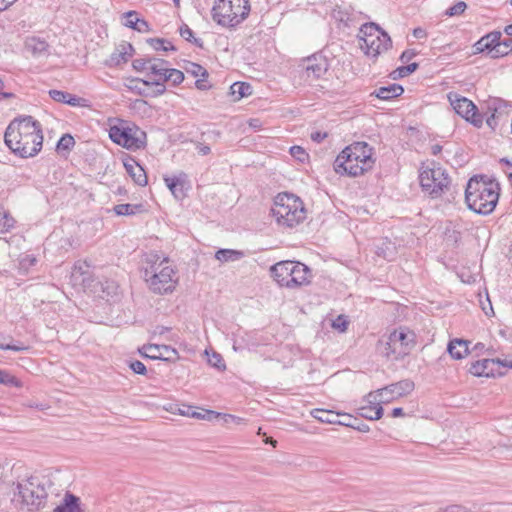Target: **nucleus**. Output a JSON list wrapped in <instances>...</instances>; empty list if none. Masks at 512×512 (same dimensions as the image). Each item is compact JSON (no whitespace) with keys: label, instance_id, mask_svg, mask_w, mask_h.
Returning a JSON list of instances; mask_svg holds the SVG:
<instances>
[{"label":"nucleus","instance_id":"9b49d317","mask_svg":"<svg viewBox=\"0 0 512 512\" xmlns=\"http://www.w3.org/2000/svg\"><path fill=\"white\" fill-rule=\"evenodd\" d=\"M112 122L109 126V137L114 143L129 150H137L144 145L141 136L145 137V133L136 125L121 119H114Z\"/></svg>","mask_w":512,"mask_h":512},{"label":"nucleus","instance_id":"c03bdc74","mask_svg":"<svg viewBox=\"0 0 512 512\" xmlns=\"http://www.w3.org/2000/svg\"><path fill=\"white\" fill-rule=\"evenodd\" d=\"M466 8H467L466 3L464 1H459V2L455 3L453 6H451L450 8H448L446 10L445 14L450 17L458 16V15H461L462 13H464Z\"/></svg>","mask_w":512,"mask_h":512},{"label":"nucleus","instance_id":"338daca9","mask_svg":"<svg viewBox=\"0 0 512 512\" xmlns=\"http://www.w3.org/2000/svg\"><path fill=\"white\" fill-rule=\"evenodd\" d=\"M351 427L355 428L356 430H358V431H360V432H364V433L369 431V426H368V425H366V424H360V425H358V426H354V425L352 424V426H351Z\"/></svg>","mask_w":512,"mask_h":512},{"label":"nucleus","instance_id":"3c124183","mask_svg":"<svg viewBox=\"0 0 512 512\" xmlns=\"http://www.w3.org/2000/svg\"><path fill=\"white\" fill-rule=\"evenodd\" d=\"M0 349L1 350H12V351H16V352H20V351H25L28 349V347L24 346L23 344H10V345H5L3 346V344H0Z\"/></svg>","mask_w":512,"mask_h":512},{"label":"nucleus","instance_id":"8fccbe9b","mask_svg":"<svg viewBox=\"0 0 512 512\" xmlns=\"http://www.w3.org/2000/svg\"><path fill=\"white\" fill-rule=\"evenodd\" d=\"M348 322L346 321L344 316H338L336 320L333 321L332 326L338 329L341 332H344L347 329Z\"/></svg>","mask_w":512,"mask_h":512},{"label":"nucleus","instance_id":"c9c22d12","mask_svg":"<svg viewBox=\"0 0 512 512\" xmlns=\"http://www.w3.org/2000/svg\"><path fill=\"white\" fill-rule=\"evenodd\" d=\"M512 51V39L507 38L503 41L498 40L496 43L495 52H493V58L505 56Z\"/></svg>","mask_w":512,"mask_h":512},{"label":"nucleus","instance_id":"f257e3e1","mask_svg":"<svg viewBox=\"0 0 512 512\" xmlns=\"http://www.w3.org/2000/svg\"><path fill=\"white\" fill-rule=\"evenodd\" d=\"M4 141L15 155L21 158L34 157L43 145L41 124L32 116L15 119L6 128Z\"/></svg>","mask_w":512,"mask_h":512},{"label":"nucleus","instance_id":"0eeeda50","mask_svg":"<svg viewBox=\"0 0 512 512\" xmlns=\"http://www.w3.org/2000/svg\"><path fill=\"white\" fill-rule=\"evenodd\" d=\"M416 345L415 333L407 327L393 330L377 343V352L387 359L399 360L410 354Z\"/></svg>","mask_w":512,"mask_h":512},{"label":"nucleus","instance_id":"dca6fc26","mask_svg":"<svg viewBox=\"0 0 512 512\" xmlns=\"http://www.w3.org/2000/svg\"><path fill=\"white\" fill-rule=\"evenodd\" d=\"M139 352L143 356L153 360L159 359L175 362L179 358L177 350L167 345L147 344L144 345Z\"/></svg>","mask_w":512,"mask_h":512},{"label":"nucleus","instance_id":"603ef678","mask_svg":"<svg viewBox=\"0 0 512 512\" xmlns=\"http://www.w3.org/2000/svg\"><path fill=\"white\" fill-rule=\"evenodd\" d=\"M67 100L68 101L66 102V104L73 106V107L82 106L81 102L85 101L83 98L77 97L72 94H69V97Z\"/></svg>","mask_w":512,"mask_h":512},{"label":"nucleus","instance_id":"13d9d810","mask_svg":"<svg viewBox=\"0 0 512 512\" xmlns=\"http://www.w3.org/2000/svg\"><path fill=\"white\" fill-rule=\"evenodd\" d=\"M221 414L220 413H216L214 411H206L205 412V415H202L200 413H193V416L194 417H197V418H207V419H211L212 417H219Z\"/></svg>","mask_w":512,"mask_h":512},{"label":"nucleus","instance_id":"393cba45","mask_svg":"<svg viewBox=\"0 0 512 512\" xmlns=\"http://www.w3.org/2000/svg\"><path fill=\"white\" fill-rule=\"evenodd\" d=\"M404 92V89L399 84H389L388 86H382L376 89L372 95H375L377 98L381 100H391L393 98L399 97Z\"/></svg>","mask_w":512,"mask_h":512},{"label":"nucleus","instance_id":"aec40b11","mask_svg":"<svg viewBox=\"0 0 512 512\" xmlns=\"http://www.w3.org/2000/svg\"><path fill=\"white\" fill-rule=\"evenodd\" d=\"M134 52V47L130 43L123 41L116 46L114 52L106 60V65L109 67H117L121 64L127 63L133 56Z\"/></svg>","mask_w":512,"mask_h":512},{"label":"nucleus","instance_id":"37998d69","mask_svg":"<svg viewBox=\"0 0 512 512\" xmlns=\"http://www.w3.org/2000/svg\"><path fill=\"white\" fill-rule=\"evenodd\" d=\"M75 145V140L70 134H64L57 143L58 150H70Z\"/></svg>","mask_w":512,"mask_h":512},{"label":"nucleus","instance_id":"ddd939ff","mask_svg":"<svg viewBox=\"0 0 512 512\" xmlns=\"http://www.w3.org/2000/svg\"><path fill=\"white\" fill-rule=\"evenodd\" d=\"M448 99L458 115L467 121H470L475 126H480L482 124V118L477 113V107L471 100L466 97H462L457 93H450L448 95Z\"/></svg>","mask_w":512,"mask_h":512},{"label":"nucleus","instance_id":"864d4df0","mask_svg":"<svg viewBox=\"0 0 512 512\" xmlns=\"http://www.w3.org/2000/svg\"><path fill=\"white\" fill-rule=\"evenodd\" d=\"M416 55V52L413 51V50H405L401 56H400V60L405 63V62H408L410 61L413 57H415Z\"/></svg>","mask_w":512,"mask_h":512},{"label":"nucleus","instance_id":"052dcab7","mask_svg":"<svg viewBox=\"0 0 512 512\" xmlns=\"http://www.w3.org/2000/svg\"><path fill=\"white\" fill-rule=\"evenodd\" d=\"M444 512H466V510L461 505H450L444 507Z\"/></svg>","mask_w":512,"mask_h":512},{"label":"nucleus","instance_id":"e2e57ef3","mask_svg":"<svg viewBox=\"0 0 512 512\" xmlns=\"http://www.w3.org/2000/svg\"><path fill=\"white\" fill-rule=\"evenodd\" d=\"M17 0H0V11H5L11 5H13Z\"/></svg>","mask_w":512,"mask_h":512},{"label":"nucleus","instance_id":"79ce46f5","mask_svg":"<svg viewBox=\"0 0 512 512\" xmlns=\"http://www.w3.org/2000/svg\"><path fill=\"white\" fill-rule=\"evenodd\" d=\"M140 82L146 86L154 85L156 87L153 94L154 96H160L166 91V87L164 85L165 81L160 80V78L152 79L151 81L141 79Z\"/></svg>","mask_w":512,"mask_h":512},{"label":"nucleus","instance_id":"2eb2a0df","mask_svg":"<svg viewBox=\"0 0 512 512\" xmlns=\"http://www.w3.org/2000/svg\"><path fill=\"white\" fill-rule=\"evenodd\" d=\"M306 80H317L326 74L329 69L327 58L322 54H314L304 60Z\"/></svg>","mask_w":512,"mask_h":512},{"label":"nucleus","instance_id":"b1692460","mask_svg":"<svg viewBox=\"0 0 512 512\" xmlns=\"http://www.w3.org/2000/svg\"><path fill=\"white\" fill-rule=\"evenodd\" d=\"M26 49L35 57L44 56L48 52V43L39 37H28L25 41Z\"/></svg>","mask_w":512,"mask_h":512},{"label":"nucleus","instance_id":"a18cd8bd","mask_svg":"<svg viewBox=\"0 0 512 512\" xmlns=\"http://www.w3.org/2000/svg\"><path fill=\"white\" fill-rule=\"evenodd\" d=\"M418 63L414 62L406 66L397 68L394 73H397L398 77H407L418 69Z\"/></svg>","mask_w":512,"mask_h":512},{"label":"nucleus","instance_id":"c756f323","mask_svg":"<svg viewBox=\"0 0 512 512\" xmlns=\"http://www.w3.org/2000/svg\"><path fill=\"white\" fill-rule=\"evenodd\" d=\"M165 183L176 198L182 199L185 196V181L182 177H167L165 178Z\"/></svg>","mask_w":512,"mask_h":512},{"label":"nucleus","instance_id":"39448f33","mask_svg":"<svg viewBox=\"0 0 512 512\" xmlns=\"http://www.w3.org/2000/svg\"><path fill=\"white\" fill-rule=\"evenodd\" d=\"M49 478L40 475H32L19 482L14 492L12 501L18 502L27 507L28 510H38L42 507L48 496L47 489L50 487Z\"/></svg>","mask_w":512,"mask_h":512},{"label":"nucleus","instance_id":"f8f14e48","mask_svg":"<svg viewBox=\"0 0 512 512\" xmlns=\"http://www.w3.org/2000/svg\"><path fill=\"white\" fill-rule=\"evenodd\" d=\"M420 185L432 198L440 197L450 185L447 172L441 167L423 169L419 175Z\"/></svg>","mask_w":512,"mask_h":512},{"label":"nucleus","instance_id":"6ab92c4d","mask_svg":"<svg viewBox=\"0 0 512 512\" xmlns=\"http://www.w3.org/2000/svg\"><path fill=\"white\" fill-rule=\"evenodd\" d=\"M365 401L366 405L361 406L359 410V414L361 417L368 420H378L383 415V408L380 405L377 394L370 392L366 397Z\"/></svg>","mask_w":512,"mask_h":512},{"label":"nucleus","instance_id":"4be33fe9","mask_svg":"<svg viewBox=\"0 0 512 512\" xmlns=\"http://www.w3.org/2000/svg\"><path fill=\"white\" fill-rule=\"evenodd\" d=\"M500 39V32H492L483 36L474 44L475 53H482L487 51V53L493 58V52H495L496 43Z\"/></svg>","mask_w":512,"mask_h":512},{"label":"nucleus","instance_id":"9d476101","mask_svg":"<svg viewBox=\"0 0 512 512\" xmlns=\"http://www.w3.org/2000/svg\"><path fill=\"white\" fill-rule=\"evenodd\" d=\"M360 48L366 55L376 57L387 51L392 41L389 35L382 31L375 23H365L361 26L359 34Z\"/></svg>","mask_w":512,"mask_h":512},{"label":"nucleus","instance_id":"f03ea898","mask_svg":"<svg viewBox=\"0 0 512 512\" xmlns=\"http://www.w3.org/2000/svg\"><path fill=\"white\" fill-rule=\"evenodd\" d=\"M499 184L486 176L472 177L465 190V201L472 211L488 215L494 211L499 199Z\"/></svg>","mask_w":512,"mask_h":512},{"label":"nucleus","instance_id":"a878e982","mask_svg":"<svg viewBox=\"0 0 512 512\" xmlns=\"http://www.w3.org/2000/svg\"><path fill=\"white\" fill-rule=\"evenodd\" d=\"M469 344V341L454 339L449 342L447 350L452 358L459 360L464 358L469 353Z\"/></svg>","mask_w":512,"mask_h":512},{"label":"nucleus","instance_id":"4c0bfd02","mask_svg":"<svg viewBox=\"0 0 512 512\" xmlns=\"http://www.w3.org/2000/svg\"><path fill=\"white\" fill-rule=\"evenodd\" d=\"M179 32L181 37L184 38L186 41L191 42L198 47H202V41L194 37L193 31L187 24H182L179 28Z\"/></svg>","mask_w":512,"mask_h":512},{"label":"nucleus","instance_id":"ea45409f","mask_svg":"<svg viewBox=\"0 0 512 512\" xmlns=\"http://www.w3.org/2000/svg\"><path fill=\"white\" fill-rule=\"evenodd\" d=\"M187 73L192 74L195 77H204L208 78L207 70L201 66L200 64L190 62L186 67Z\"/></svg>","mask_w":512,"mask_h":512},{"label":"nucleus","instance_id":"4468645a","mask_svg":"<svg viewBox=\"0 0 512 512\" xmlns=\"http://www.w3.org/2000/svg\"><path fill=\"white\" fill-rule=\"evenodd\" d=\"M414 389V383L409 379L390 384L384 388L378 389L374 393L377 394L379 402L389 403L394 399L409 394Z\"/></svg>","mask_w":512,"mask_h":512},{"label":"nucleus","instance_id":"5fc2aeb1","mask_svg":"<svg viewBox=\"0 0 512 512\" xmlns=\"http://www.w3.org/2000/svg\"><path fill=\"white\" fill-rule=\"evenodd\" d=\"M195 86L199 90H207L208 88H210V86L207 84V78L204 77H200L199 79H197L195 82Z\"/></svg>","mask_w":512,"mask_h":512},{"label":"nucleus","instance_id":"0e129e2a","mask_svg":"<svg viewBox=\"0 0 512 512\" xmlns=\"http://www.w3.org/2000/svg\"><path fill=\"white\" fill-rule=\"evenodd\" d=\"M224 417H225V421L226 422H228V419L232 420L236 424H241V423L244 422L243 418H240V417H237V416H234V415H231V414H225Z\"/></svg>","mask_w":512,"mask_h":512},{"label":"nucleus","instance_id":"423d86ee","mask_svg":"<svg viewBox=\"0 0 512 512\" xmlns=\"http://www.w3.org/2000/svg\"><path fill=\"white\" fill-rule=\"evenodd\" d=\"M271 214L277 224L284 228H293L306 218L303 202L290 193H279L275 197Z\"/></svg>","mask_w":512,"mask_h":512},{"label":"nucleus","instance_id":"7c9ffc66","mask_svg":"<svg viewBox=\"0 0 512 512\" xmlns=\"http://www.w3.org/2000/svg\"><path fill=\"white\" fill-rule=\"evenodd\" d=\"M230 93L235 100H240L252 94V87L246 82H235L230 86Z\"/></svg>","mask_w":512,"mask_h":512},{"label":"nucleus","instance_id":"6e6552de","mask_svg":"<svg viewBox=\"0 0 512 512\" xmlns=\"http://www.w3.org/2000/svg\"><path fill=\"white\" fill-rule=\"evenodd\" d=\"M249 13V0H215L211 11L212 19L225 28H235Z\"/></svg>","mask_w":512,"mask_h":512},{"label":"nucleus","instance_id":"2f4dec72","mask_svg":"<svg viewBox=\"0 0 512 512\" xmlns=\"http://www.w3.org/2000/svg\"><path fill=\"white\" fill-rule=\"evenodd\" d=\"M114 212L118 216H131L137 213H141L143 209L142 204H118L113 208Z\"/></svg>","mask_w":512,"mask_h":512},{"label":"nucleus","instance_id":"bf43d9fd","mask_svg":"<svg viewBox=\"0 0 512 512\" xmlns=\"http://www.w3.org/2000/svg\"><path fill=\"white\" fill-rule=\"evenodd\" d=\"M388 251L382 250L381 248H378L377 254L379 256H382L385 259L391 260L394 254V251L387 248Z\"/></svg>","mask_w":512,"mask_h":512},{"label":"nucleus","instance_id":"a19ab883","mask_svg":"<svg viewBox=\"0 0 512 512\" xmlns=\"http://www.w3.org/2000/svg\"><path fill=\"white\" fill-rule=\"evenodd\" d=\"M206 354L208 356V363L212 366V367H215L217 368L218 370H224L225 369V362H224V359L223 357L217 353V352H212L211 354H209L207 351H206Z\"/></svg>","mask_w":512,"mask_h":512},{"label":"nucleus","instance_id":"1a4fd4ad","mask_svg":"<svg viewBox=\"0 0 512 512\" xmlns=\"http://www.w3.org/2000/svg\"><path fill=\"white\" fill-rule=\"evenodd\" d=\"M272 277L280 286L296 288L308 284L312 277L310 269L296 261H281L270 268Z\"/></svg>","mask_w":512,"mask_h":512},{"label":"nucleus","instance_id":"7ed1b4c3","mask_svg":"<svg viewBox=\"0 0 512 512\" xmlns=\"http://www.w3.org/2000/svg\"><path fill=\"white\" fill-rule=\"evenodd\" d=\"M374 162L372 148L365 142H355L336 157L334 170L341 175L357 177L370 170Z\"/></svg>","mask_w":512,"mask_h":512},{"label":"nucleus","instance_id":"49530a36","mask_svg":"<svg viewBox=\"0 0 512 512\" xmlns=\"http://www.w3.org/2000/svg\"><path fill=\"white\" fill-rule=\"evenodd\" d=\"M69 94L68 92H65V91H61V90H55V89H52L49 91V96L56 102H59V103H64L66 104V102L68 101V97H69Z\"/></svg>","mask_w":512,"mask_h":512},{"label":"nucleus","instance_id":"412c9836","mask_svg":"<svg viewBox=\"0 0 512 512\" xmlns=\"http://www.w3.org/2000/svg\"><path fill=\"white\" fill-rule=\"evenodd\" d=\"M311 415L317 419L318 421L322 423H328V424H339V425H345V426H352L351 422H342L339 420L340 416H344L347 418H351V415L336 413L331 410H324V409H313L311 411Z\"/></svg>","mask_w":512,"mask_h":512},{"label":"nucleus","instance_id":"774afa93","mask_svg":"<svg viewBox=\"0 0 512 512\" xmlns=\"http://www.w3.org/2000/svg\"><path fill=\"white\" fill-rule=\"evenodd\" d=\"M500 366L512 368V360H508V359L501 360L500 359L499 367Z\"/></svg>","mask_w":512,"mask_h":512},{"label":"nucleus","instance_id":"473e14b6","mask_svg":"<svg viewBox=\"0 0 512 512\" xmlns=\"http://www.w3.org/2000/svg\"><path fill=\"white\" fill-rule=\"evenodd\" d=\"M15 225L14 218L0 205V233L9 232Z\"/></svg>","mask_w":512,"mask_h":512},{"label":"nucleus","instance_id":"de8ad7c7","mask_svg":"<svg viewBox=\"0 0 512 512\" xmlns=\"http://www.w3.org/2000/svg\"><path fill=\"white\" fill-rule=\"evenodd\" d=\"M131 370L139 375H145L147 372L146 366L139 360H134L129 363Z\"/></svg>","mask_w":512,"mask_h":512},{"label":"nucleus","instance_id":"680f3d73","mask_svg":"<svg viewBox=\"0 0 512 512\" xmlns=\"http://www.w3.org/2000/svg\"><path fill=\"white\" fill-rule=\"evenodd\" d=\"M413 36L415 38H418V39H422V38H425L427 36V33L426 31L421 28V27H417L413 30Z\"/></svg>","mask_w":512,"mask_h":512},{"label":"nucleus","instance_id":"4d7b16f0","mask_svg":"<svg viewBox=\"0 0 512 512\" xmlns=\"http://www.w3.org/2000/svg\"><path fill=\"white\" fill-rule=\"evenodd\" d=\"M36 262H37V259L33 255H26L21 260V264L23 266H25V265L33 266L36 264Z\"/></svg>","mask_w":512,"mask_h":512},{"label":"nucleus","instance_id":"58836bf2","mask_svg":"<svg viewBox=\"0 0 512 512\" xmlns=\"http://www.w3.org/2000/svg\"><path fill=\"white\" fill-rule=\"evenodd\" d=\"M151 58H152V56L137 58L132 62V66L137 72H142V73L147 74L149 65L151 63Z\"/></svg>","mask_w":512,"mask_h":512},{"label":"nucleus","instance_id":"f3484780","mask_svg":"<svg viewBox=\"0 0 512 512\" xmlns=\"http://www.w3.org/2000/svg\"><path fill=\"white\" fill-rule=\"evenodd\" d=\"M500 359H481L472 362L469 367V373L476 377H495L501 373L499 369Z\"/></svg>","mask_w":512,"mask_h":512},{"label":"nucleus","instance_id":"20e7f679","mask_svg":"<svg viewBox=\"0 0 512 512\" xmlns=\"http://www.w3.org/2000/svg\"><path fill=\"white\" fill-rule=\"evenodd\" d=\"M145 262L148 266L144 269V279L150 290L157 294L171 293L176 286V272L168 265V258L160 260L158 254L146 255Z\"/></svg>","mask_w":512,"mask_h":512},{"label":"nucleus","instance_id":"cd10ccee","mask_svg":"<svg viewBox=\"0 0 512 512\" xmlns=\"http://www.w3.org/2000/svg\"><path fill=\"white\" fill-rule=\"evenodd\" d=\"M125 17L127 18L125 26L132 28L139 32H147L149 30L148 23L143 19H139L137 17L136 11H129V12L125 13Z\"/></svg>","mask_w":512,"mask_h":512},{"label":"nucleus","instance_id":"f704fd0d","mask_svg":"<svg viewBox=\"0 0 512 512\" xmlns=\"http://www.w3.org/2000/svg\"><path fill=\"white\" fill-rule=\"evenodd\" d=\"M147 43L156 51H175L176 48L167 40L162 38H149Z\"/></svg>","mask_w":512,"mask_h":512},{"label":"nucleus","instance_id":"c85d7f7f","mask_svg":"<svg viewBox=\"0 0 512 512\" xmlns=\"http://www.w3.org/2000/svg\"><path fill=\"white\" fill-rule=\"evenodd\" d=\"M53 512H81L79 498L73 494H66L63 504L57 506Z\"/></svg>","mask_w":512,"mask_h":512},{"label":"nucleus","instance_id":"69168bd1","mask_svg":"<svg viewBox=\"0 0 512 512\" xmlns=\"http://www.w3.org/2000/svg\"><path fill=\"white\" fill-rule=\"evenodd\" d=\"M403 415H404V411H403V409H402V408H400V407H396V408H394V409L392 410V412H391V416H392V417H394V418H396V417H401V416H403Z\"/></svg>","mask_w":512,"mask_h":512},{"label":"nucleus","instance_id":"bb28decb","mask_svg":"<svg viewBox=\"0 0 512 512\" xmlns=\"http://www.w3.org/2000/svg\"><path fill=\"white\" fill-rule=\"evenodd\" d=\"M168 62L164 59L152 57L151 63L148 68L147 76H153V79L162 78L165 76L167 71Z\"/></svg>","mask_w":512,"mask_h":512},{"label":"nucleus","instance_id":"e433bc0d","mask_svg":"<svg viewBox=\"0 0 512 512\" xmlns=\"http://www.w3.org/2000/svg\"><path fill=\"white\" fill-rule=\"evenodd\" d=\"M162 81H171L174 86L179 85L184 80V74L182 71L174 68H167L164 77L160 78Z\"/></svg>","mask_w":512,"mask_h":512},{"label":"nucleus","instance_id":"09e8293b","mask_svg":"<svg viewBox=\"0 0 512 512\" xmlns=\"http://www.w3.org/2000/svg\"><path fill=\"white\" fill-rule=\"evenodd\" d=\"M290 153L293 157H295L301 162H303L307 157L305 150L300 146H292L290 148Z\"/></svg>","mask_w":512,"mask_h":512},{"label":"nucleus","instance_id":"a211bd4d","mask_svg":"<svg viewBox=\"0 0 512 512\" xmlns=\"http://www.w3.org/2000/svg\"><path fill=\"white\" fill-rule=\"evenodd\" d=\"M90 264L86 260L77 261L71 272V280L75 285H81L83 288H90L92 282V273Z\"/></svg>","mask_w":512,"mask_h":512},{"label":"nucleus","instance_id":"72a5a7b5","mask_svg":"<svg viewBox=\"0 0 512 512\" xmlns=\"http://www.w3.org/2000/svg\"><path fill=\"white\" fill-rule=\"evenodd\" d=\"M243 256V253L232 249H219L215 253V258L220 262L236 261Z\"/></svg>","mask_w":512,"mask_h":512},{"label":"nucleus","instance_id":"5701e85b","mask_svg":"<svg viewBox=\"0 0 512 512\" xmlns=\"http://www.w3.org/2000/svg\"><path fill=\"white\" fill-rule=\"evenodd\" d=\"M126 172L131 176L133 181L139 186L147 185V175L143 167L135 160L128 159L124 162Z\"/></svg>","mask_w":512,"mask_h":512},{"label":"nucleus","instance_id":"6e6d98bb","mask_svg":"<svg viewBox=\"0 0 512 512\" xmlns=\"http://www.w3.org/2000/svg\"><path fill=\"white\" fill-rule=\"evenodd\" d=\"M326 137H327V133H322L320 131L311 133V139L317 143L322 142Z\"/></svg>","mask_w":512,"mask_h":512}]
</instances>
